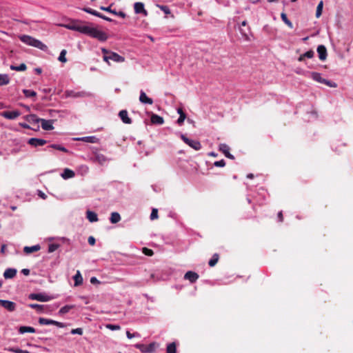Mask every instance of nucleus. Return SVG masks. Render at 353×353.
<instances>
[{
    "label": "nucleus",
    "instance_id": "nucleus-8",
    "mask_svg": "<svg viewBox=\"0 0 353 353\" xmlns=\"http://www.w3.org/2000/svg\"><path fill=\"white\" fill-rule=\"evenodd\" d=\"M0 305L9 312H13L16 310V303L10 301L0 299Z\"/></svg>",
    "mask_w": 353,
    "mask_h": 353
},
{
    "label": "nucleus",
    "instance_id": "nucleus-21",
    "mask_svg": "<svg viewBox=\"0 0 353 353\" xmlns=\"http://www.w3.org/2000/svg\"><path fill=\"white\" fill-rule=\"evenodd\" d=\"M119 116L124 123H126V124L132 123V119L128 117L127 110H121L119 113Z\"/></svg>",
    "mask_w": 353,
    "mask_h": 353
},
{
    "label": "nucleus",
    "instance_id": "nucleus-48",
    "mask_svg": "<svg viewBox=\"0 0 353 353\" xmlns=\"http://www.w3.org/2000/svg\"><path fill=\"white\" fill-rule=\"evenodd\" d=\"M105 327L110 330H119L121 329V327L119 325L114 324H107Z\"/></svg>",
    "mask_w": 353,
    "mask_h": 353
},
{
    "label": "nucleus",
    "instance_id": "nucleus-33",
    "mask_svg": "<svg viewBox=\"0 0 353 353\" xmlns=\"http://www.w3.org/2000/svg\"><path fill=\"white\" fill-rule=\"evenodd\" d=\"M74 176V172L72 170L68 168L65 169L63 174H61V176L65 179L72 178Z\"/></svg>",
    "mask_w": 353,
    "mask_h": 353
},
{
    "label": "nucleus",
    "instance_id": "nucleus-62",
    "mask_svg": "<svg viewBox=\"0 0 353 353\" xmlns=\"http://www.w3.org/2000/svg\"><path fill=\"white\" fill-rule=\"evenodd\" d=\"M39 195L41 198H43V199H46V194H45L43 192H41V191H39Z\"/></svg>",
    "mask_w": 353,
    "mask_h": 353
},
{
    "label": "nucleus",
    "instance_id": "nucleus-2",
    "mask_svg": "<svg viewBox=\"0 0 353 353\" xmlns=\"http://www.w3.org/2000/svg\"><path fill=\"white\" fill-rule=\"evenodd\" d=\"M19 38L21 41L28 46L39 48L43 51H46L48 50V46L46 45L31 36L23 34L19 36Z\"/></svg>",
    "mask_w": 353,
    "mask_h": 353
},
{
    "label": "nucleus",
    "instance_id": "nucleus-14",
    "mask_svg": "<svg viewBox=\"0 0 353 353\" xmlns=\"http://www.w3.org/2000/svg\"><path fill=\"white\" fill-rule=\"evenodd\" d=\"M53 120H46L44 119H41L40 120L41 128L45 130H52L54 129L53 126Z\"/></svg>",
    "mask_w": 353,
    "mask_h": 353
},
{
    "label": "nucleus",
    "instance_id": "nucleus-30",
    "mask_svg": "<svg viewBox=\"0 0 353 353\" xmlns=\"http://www.w3.org/2000/svg\"><path fill=\"white\" fill-rule=\"evenodd\" d=\"M74 280L75 286H79L83 283V277L79 270L77 272V274L74 276Z\"/></svg>",
    "mask_w": 353,
    "mask_h": 353
},
{
    "label": "nucleus",
    "instance_id": "nucleus-35",
    "mask_svg": "<svg viewBox=\"0 0 353 353\" xmlns=\"http://www.w3.org/2000/svg\"><path fill=\"white\" fill-rule=\"evenodd\" d=\"M167 353H176V345L174 342L170 343L166 347Z\"/></svg>",
    "mask_w": 353,
    "mask_h": 353
},
{
    "label": "nucleus",
    "instance_id": "nucleus-64",
    "mask_svg": "<svg viewBox=\"0 0 353 353\" xmlns=\"http://www.w3.org/2000/svg\"><path fill=\"white\" fill-rule=\"evenodd\" d=\"M247 178L252 179L254 178V174L250 173L247 175Z\"/></svg>",
    "mask_w": 353,
    "mask_h": 353
},
{
    "label": "nucleus",
    "instance_id": "nucleus-47",
    "mask_svg": "<svg viewBox=\"0 0 353 353\" xmlns=\"http://www.w3.org/2000/svg\"><path fill=\"white\" fill-rule=\"evenodd\" d=\"M8 351L14 353H30L28 350H23L17 347H10Z\"/></svg>",
    "mask_w": 353,
    "mask_h": 353
},
{
    "label": "nucleus",
    "instance_id": "nucleus-20",
    "mask_svg": "<svg viewBox=\"0 0 353 353\" xmlns=\"http://www.w3.org/2000/svg\"><path fill=\"white\" fill-rule=\"evenodd\" d=\"M139 101L142 103H147L150 105L153 103L152 99L148 97L143 90H141L140 92Z\"/></svg>",
    "mask_w": 353,
    "mask_h": 353
},
{
    "label": "nucleus",
    "instance_id": "nucleus-32",
    "mask_svg": "<svg viewBox=\"0 0 353 353\" xmlns=\"http://www.w3.org/2000/svg\"><path fill=\"white\" fill-rule=\"evenodd\" d=\"M10 83V78L8 74H0V85H6Z\"/></svg>",
    "mask_w": 353,
    "mask_h": 353
},
{
    "label": "nucleus",
    "instance_id": "nucleus-3",
    "mask_svg": "<svg viewBox=\"0 0 353 353\" xmlns=\"http://www.w3.org/2000/svg\"><path fill=\"white\" fill-rule=\"evenodd\" d=\"M101 51L102 53L103 54V60L108 63L109 59L118 63L123 62L125 61V58L119 55L116 52H110L105 48H102Z\"/></svg>",
    "mask_w": 353,
    "mask_h": 353
},
{
    "label": "nucleus",
    "instance_id": "nucleus-19",
    "mask_svg": "<svg viewBox=\"0 0 353 353\" xmlns=\"http://www.w3.org/2000/svg\"><path fill=\"white\" fill-rule=\"evenodd\" d=\"M150 121L152 124L162 125L164 123V119L162 117L156 114L152 113Z\"/></svg>",
    "mask_w": 353,
    "mask_h": 353
},
{
    "label": "nucleus",
    "instance_id": "nucleus-4",
    "mask_svg": "<svg viewBox=\"0 0 353 353\" xmlns=\"http://www.w3.org/2000/svg\"><path fill=\"white\" fill-rule=\"evenodd\" d=\"M181 138L187 145L194 150H199L201 148V144L199 141L190 139L184 134H181Z\"/></svg>",
    "mask_w": 353,
    "mask_h": 353
},
{
    "label": "nucleus",
    "instance_id": "nucleus-46",
    "mask_svg": "<svg viewBox=\"0 0 353 353\" xmlns=\"http://www.w3.org/2000/svg\"><path fill=\"white\" fill-rule=\"evenodd\" d=\"M66 53L67 51L65 50H62L59 54L58 60L61 62L65 63L67 61V59L65 58Z\"/></svg>",
    "mask_w": 353,
    "mask_h": 353
},
{
    "label": "nucleus",
    "instance_id": "nucleus-63",
    "mask_svg": "<svg viewBox=\"0 0 353 353\" xmlns=\"http://www.w3.org/2000/svg\"><path fill=\"white\" fill-rule=\"evenodd\" d=\"M209 156H211V157H217V154H216L215 152H211L208 154Z\"/></svg>",
    "mask_w": 353,
    "mask_h": 353
},
{
    "label": "nucleus",
    "instance_id": "nucleus-13",
    "mask_svg": "<svg viewBox=\"0 0 353 353\" xmlns=\"http://www.w3.org/2000/svg\"><path fill=\"white\" fill-rule=\"evenodd\" d=\"M312 79L318 82H320V83H323L326 85H328L330 86H332V87H336V85L335 83H334V85H332L330 84V81L323 79L321 77V75L320 73H318V72H312Z\"/></svg>",
    "mask_w": 353,
    "mask_h": 353
},
{
    "label": "nucleus",
    "instance_id": "nucleus-25",
    "mask_svg": "<svg viewBox=\"0 0 353 353\" xmlns=\"http://www.w3.org/2000/svg\"><path fill=\"white\" fill-rule=\"evenodd\" d=\"M177 112L179 114V117L177 119L176 122H177L178 125H181L183 123L184 120L186 118V114L183 112V109L181 108H179L177 109Z\"/></svg>",
    "mask_w": 353,
    "mask_h": 353
},
{
    "label": "nucleus",
    "instance_id": "nucleus-49",
    "mask_svg": "<svg viewBox=\"0 0 353 353\" xmlns=\"http://www.w3.org/2000/svg\"><path fill=\"white\" fill-rule=\"evenodd\" d=\"M59 244H49L48 252L52 253L57 250L59 248Z\"/></svg>",
    "mask_w": 353,
    "mask_h": 353
},
{
    "label": "nucleus",
    "instance_id": "nucleus-56",
    "mask_svg": "<svg viewBox=\"0 0 353 353\" xmlns=\"http://www.w3.org/2000/svg\"><path fill=\"white\" fill-rule=\"evenodd\" d=\"M53 325H56L59 327H64L65 326V325L63 323H61V322H58V321H53Z\"/></svg>",
    "mask_w": 353,
    "mask_h": 353
},
{
    "label": "nucleus",
    "instance_id": "nucleus-41",
    "mask_svg": "<svg viewBox=\"0 0 353 353\" xmlns=\"http://www.w3.org/2000/svg\"><path fill=\"white\" fill-rule=\"evenodd\" d=\"M53 321L54 320L48 319L42 317L39 319V323L40 325H53Z\"/></svg>",
    "mask_w": 353,
    "mask_h": 353
},
{
    "label": "nucleus",
    "instance_id": "nucleus-42",
    "mask_svg": "<svg viewBox=\"0 0 353 353\" xmlns=\"http://www.w3.org/2000/svg\"><path fill=\"white\" fill-rule=\"evenodd\" d=\"M23 93L26 97H34L37 96V92L30 90H23Z\"/></svg>",
    "mask_w": 353,
    "mask_h": 353
},
{
    "label": "nucleus",
    "instance_id": "nucleus-43",
    "mask_svg": "<svg viewBox=\"0 0 353 353\" xmlns=\"http://www.w3.org/2000/svg\"><path fill=\"white\" fill-rule=\"evenodd\" d=\"M323 1H321L318 6H317V8H316V17L317 18H319L321 14H322V10H323Z\"/></svg>",
    "mask_w": 353,
    "mask_h": 353
},
{
    "label": "nucleus",
    "instance_id": "nucleus-36",
    "mask_svg": "<svg viewBox=\"0 0 353 353\" xmlns=\"http://www.w3.org/2000/svg\"><path fill=\"white\" fill-rule=\"evenodd\" d=\"M121 220V216L118 212H112L110 221L112 223H117Z\"/></svg>",
    "mask_w": 353,
    "mask_h": 353
},
{
    "label": "nucleus",
    "instance_id": "nucleus-5",
    "mask_svg": "<svg viewBox=\"0 0 353 353\" xmlns=\"http://www.w3.org/2000/svg\"><path fill=\"white\" fill-rule=\"evenodd\" d=\"M159 345L155 343H151L148 346H144L143 345H137V347L141 350V351L143 353H153L155 352L156 347Z\"/></svg>",
    "mask_w": 353,
    "mask_h": 353
},
{
    "label": "nucleus",
    "instance_id": "nucleus-18",
    "mask_svg": "<svg viewBox=\"0 0 353 353\" xmlns=\"http://www.w3.org/2000/svg\"><path fill=\"white\" fill-rule=\"evenodd\" d=\"M65 95L68 97L79 98L85 97L88 95V94L85 92H74L73 90H67L65 92Z\"/></svg>",
    "mask_w": 353,
    "mask_h": 353
},
{
    "label": "nucleus",
    "instance_id": "nucleus-17",
    "mask_svg": "<svg viewBox=\"0 0 353 353\" xmlns=\"http://www.w3.org/2000/svg\"><path fill=\"white\" fill-rule=\"evenodd\" d=\"M111 6H110L108 7H104V6H101L100 7V9L101 10H104V11H106V12H110L113 14H115V15H117V16H119L121 18H125L126 17V14L125 12H122V11H119V12H117L115 10H112L111 9Z\"/></svg>",
    "mask_w": 353,
    "mask_h": 353
},
{
    "label": "nucleus",
    "instance_id": "nucleus-31",
    "mask_svg": "<svg viewBox=\"0 0 353 353\" xmlns=\"http://www.w3.org/2000/svg\"><path fill=\"white\" fill-rule=\"evenodd\" d=\"M239 31L242 35V37L244 38L246 41H250V37L248 36V32L250 31V28L249 27H247L246 29L243 28L241 26L239 27Z\"/></svg>",
    "mask_w": 353,
    "mask_h": 353
},
{
    "label": "nucleus",
    "instance_id": "nucleus-6",
    "mask_svg": "<svg viewBox=\"0 0 353 353\" xmlns=\"http://www.w3.org/2000/svg\"><path fill=\"white\" fill-rule=\"evenodd\" d=\"M84 12H87V13H89V14H91L94 16H96V17H98L99 18H101L105 21H112V19L102 14L101 13L97 12V10H93L90 8H87V7H85L82 9Z\"/></svg>",
    "mask_w": 353,
    "mask_h": 353
},
{
    "label": "nucleus",
    "instance_id": "nucleus-40",
    "mask_svg": "<svg viewBox=\"0 0 353 353\" xmlns=\"http://www.w3.org/2000/svg\"><path fill=\"white\" fill-rule=\"evenodd\" d=\"M10 69L16 71H25L27 69V66L25 63H21L19 66L12 65H10Z\"/></svg>",
    "mask_w": 353,
    "mask_h": 353
},
{
    "label": "nucleus",
    "instance_id": "nucleus-23",
    "mask_svg": "<svg viewBox=\"0 0 353 353\" xmlns=\"http://www.w3.org/2000/svg\"><path fill=\"white\" fill-rule=\"evenodd\" d=\"M17 274V270L14 268H8L5 270L3 273V276L5 279H12Z\"/></svg>",
    "mask_w": 353,
    "mask_h": 353
},
{
    "label": "nucleus",
    "instance_id": "nucleus-11",
    "mask_svg": "<svg viewBox=\"0 0 353 353\" xmlns=\"http://www.w3.org/2000/svg\"><path fill=\"white\" fill-rule=\"evenodd\" d=\"M1 115L8 119H15L21 115L18 110L14 111H5L1 113Z\"/></svg>",
    "mask_w": 353,
    "mask_h": 353
},
{
    "label": "nucleus",
    "instance_id": "nucleus-12",
    "mask_svg": "<svg viewBox=\"0 0 353 353\" xmlns=\"http://www.w3.org/2000/svg\"><path fill=\"white\" fill-rule=\"evenodd\" d=\"M219 150L223 152L225 156L230 159H234V157L230 152V147L225 143H221L219 146Z\"/></svg>",
    "mask_w": 353,
    "mask_h": 353
},
{
    "label": "nucleus",
    "instance_id": "nucleus-28",
    "mask_svg": "<svg viewBox=\"0 0 353 353\" xmlns=\"http://www.w3.org/2000/svg\"><path fill=\"white\" fill-rule=\"evenodd\" d=\"M19 332L20 334H24L26 332L34 333L36 330L34 327L30 326H21L19 328Z\"/></svg>",
    "mask_w": 353,
    "mask_h": 353
},
{
    "label": "nucleus",
    "instance_id": "nucleus-58",
    "mask_svg": "<svg viewBox=\"0 0 353 353\" xmlns=\"http://www.w3.org/2000/svg\"><path fill=\"white\" fill-rule=\"evenodd\" d=\"M90 283L92 284H97V283H99L100 282L96 277H92L90 279Z\"/></svg>",
    "mask_w": 353,
    "mask_h": 353
},
{
    "label": "nucleus",
    "instance_id": "nucleus-51",
    "mask_svg": "<svg viewBox=\"0 0 353 353\" xmlns=\"http://www.w3.org/2000/svg\"><path fill=\"white\" fill-rule=\"evenodd\" d=\"M142 252L144 254L149 256H152L154 254L153 251L151 249H149L147 248H143L142 249Z\"/></svg>",
    "mask_w": 353,
    "mask_h": 353
},
{
    "label": "nucleus",
    "instance_id": "nucleus-1",
    "mask_svg": "<svg viewBox=\"0 0 353 353\" xmlns=\"http://www.w3.org/2000/svg\"><path fill=\"white\" fill-rule=\"evenodd\" d=\"M63 26L68 30L78 31L91 37L97 39L100 41H105L108 39V35L105 32L95 28L85 25L83 22H73L70 24L63 25Z\"/></svg>",
    "mask_w": 353,
    "mask_h": 353
},
{
    "label": "nucleus",
    "instance_id": "nucleus-57",
    "mask_svg": "<svg viewBox=\"0 0 353 353\" xmlns=\"http://www.w3.org/2000/svg\"><path fill=\"white\" fill-rule=\"evenodd\" d=\"M277 217H278V219H279V222H283V215L282 211H281V212H279L278 213Z\"/></svg>",
    "mask_w": 353,
    "mask_h": 353
},
{
    "label": "nucleus",
    "instance_id": "nucleus-37",
    "mask_svg": "<svg viewBox=\"0 0 353 353\" xmlns=\"http://www.w3.org/2000/svg\"><path fill=\"white\" fill-rule=\"evenodd\" d=\"M219 255L216 253L214 254L212 259L209 261V265L210 267H214L219 261Z\"/></svg>",
    "mask_w": 353,
    "mask_h": 353
},
{
    "label": "nucleus",
    "instance_id": "nucleus-24",
    "mask_svg": "<svg viewBox=\"0 0 353 353\" xmlns=\"http://www.w3.org/2000/svg\"><path fill=\"white\" fill-rule=\"evenodd\" d=\"M106 157L101 153L96 152L94 154V161L99 163L101 165H103L107 161Z\"/></svg>",
    "mask_w": 353,
    "mask_h": 353
},
{
    "label": "nucleus",
    "instance_id": "nucleus-38",
    "mask_svg": "<svg viewBox=\"0 0 353 353\" xmlns=\"http://www.w3.org/2000/svg\"><path fill=\"white\" fill-rule=\"evenodd\" d=\"M281 17L283 21L290 28H293L292 23L288 19L287 14L284 12L281 14Z\"/></svg>",
    "mask_w": 353,
    "mask_h": 353
},
{
    "label": "nucleus",
    "instance_id": "nucleus-9",
    "mask_svg": "<svg viewBox=\"0 0 353 353\" xmlns=\"http://www.w3.org/2000/svg\"><path fill=\"white\" fill-rule=\"evenodd\" d=\"M28 143L31 146L36 148L38 146L44 145L46 143H47V141L43 139L30 138L28 139Z\"/></svg>",
    "mask_w": 353,
    "mask_h": 353
},
{
    "label": "nucleus",
    "instance_id": "nucleus-10",
    "mask_svg": "<svg viewBox=\"0 0 353 353\" xmlns=\"http://www.w3.org/2000/svg\"><path fill=\"white\" fill-rule=\"evenodd\" d=\"M134 9L136 14H142L145 17L148 14V11L144 8V4L141 2L135 3Z\"/></svg>",
    "mask_w": 353,
    "mask_h": 353
},
{
    "label": "nucleus",
    "instance_id": "nucleus-29",
    "mask_svg": "<svg viewBox=\"0 0 353 353\" xmlns=\"http://www.w3.org/2000/svg\"><path fill=\"white\" fill-rule=\"evenodd\" d=\"M86 217L90 222H96L98 220L97 214L92 212L88 210L86 212Z\"/></svg>",
    "mask_w": 353,
    "mask_h": 353
},
{
    "label": "nucleus",
    "instance_id": "nucleus-54",
    "mask_svg": "<svg viewBox=\"0 0 353 353\" xmlns=\"http://www.w3.org/2000/svg\"><path fill=\"white\" fill-rule=\"evenodd\" d=\"M158 7L165 14H170V10L167 6H158Z\"/></svg>",
    "mask_w": 353,
    "mask_h": 353
},
{
    "label": "nucleus",
    "instance_id": "nucleus-52",
    "mask_svg": "<svg viewBox=\"0 0 353 353\" xmlns=\"http://www.w3.org/2000/svg\"><path fill=\"white\" fill-rule=\"evenodd\" d=\"M214 165L216 167H224L225 165V161L223 159L215 161Z\"/></svg>",
    "mask_w": 353,
    "mask_h": 353
},
{
    "label": "nucleus",
    "instance_id": "nucleus-60",
    "mask_svg": "<svg viewBox=\"0 0 353 353\" xmlns=\"http://www.w3.org/2000/svg\"><path fill=\"white\" fill-rule=\"evenodd\" d=\"M21 273L24 274L25 276H28L30 274V270L29 269H23L21 270Z\"/></svg>",
    "mask_w": 353,
    "mask_h": 353
},
{
    "label": "nucleus",
    "instance_id": "nucleus-34",
    "mask_svg": "<svg viewBox=\"0 0 353 353\" xmlns=\"http://www.w3.org/2000/svg\"><path fill=\"white\" fill-rule=\"evenodd\" d=\"M74 305H65V306L62 307L59 310V314L60 315H63V314H66V313L69 312V311H70V310H72V308H74Z\"/></svg>",
    "mask_w": 353,
    "mask_h": 353
},
{
    "label": "nucleus",
    "instance_id": "nucleus-39",
    "mask_svg": "<svg viewBox=\"0 0 353 353\" xmlns=\"http://www.w3.org/2000/svg\"><path fill=\"white\" fill-rule=\"evenodd\" d=\"M28 306L32 309H35L38 312H43L44 310V305H39L37 303H30Z\"/></svg>",
    "mask_w": 353,
    "mask_h": 353
},
{
    "label": "nucleus",
    "instance_id": "nucleus-59",
    "mask_svg": "<svg viewBox=\"0 0 353 353\" xmlns=\"http://www.w3.org/2000/svg\"><path fill=\"white\" fill-rule=\"evenodd\" d=\"M6 252V244H2V246L1 248V253L2 254H5Z\"/></svg>",
    "mask_w": 353,
    "mask_h": 353
},
{
    "label": "nucleus",
    "instance_id": "nucleus-7",
    "mask_svg": "<svg viewBox=\"0 0 353 353\" xmlns=\"http://www.w3.org/2000/svg\"><path fill=\"white\" fill-rule=\"evenodd\" d=\"M29 299L31 300H37L39 301H48L50 300V297L46 294L39 293H32L29 295Z\"/></svg>",
    "mask_w": 353,
    "mask_h": 353
},
{
    "label": "nucleus",
    "instance_id": "nucleus-53",
    "mask_svg": "<svg viewBox=\"0 0 353 353\" xmlns=\"http://www.w3.org/2000/svg\"><path fill=\"white\" fill-rule=\"evenodd\" d=\"M71 334L81 335L83 334V330H82V328L72 329L71 330Z\"/></svg>",
    "mask_w": 353,
    "mask_h": 353
},
{
    "label": "nucleus",
    "instance_id": "nucleus-45",
    "mask_svg": "<svg viewBox=\"0 0 353 353\" xmlns=\"http://www.w3.org/2000/svg\"><path fill=\"white\" fill-rule=\"evenodd\" d=\"M41 119L38 118L35 114H30L28 116V121L29 122L39 123Z\"/></svg>",
    "mask_w": 353,
    "mask_h": 353
},
{
    "label": "nucleus",
    "instance_id": "nucleus-15",
    "mask_svg": "<svg viewBox=\"0 0 353 353\" xmlns=\"http://www.w3.org/2000/svg\"><path fill=\"white\" fill-rule=\"evenodd\" d=\"M184 279L190 281V283H194L199 279V274L194 272L188 271L185 274Z\"/></svg>",
    "mask_w": 353,
    "mask_h": 353
},
{
    "label": "nucleus",
    "instance_id": "nucleus-27",
    "mask_svg": "<svg viewBox=\"0 0 353 353\" xmlns=\"http://www.w3.org/2000/svg\"><path fill=\"white\" fill-rule=\"evenodd\" d=\"M314 52L313 50H310L307 52H305L304 54H302L299 56L298 58L299 61H303L305 58L312 59L314 57Z\"/></svg>",
    "mask_w": 353,
    "mask_h": 353
},
{
    "label": "nucleus",
    "instance_id": "nucleus-55",
    "mask_svg": "<svg viewBox=\"0 0 353 353\" xmlns=\"http://www.w3.org/2000/svg\"><path fill=\"white\" fill-rule=\"evenodd\" d=\"M126 335H127V337L128 339H132L133 337H135V336H139V334L138 333H130L129 331H127L126 332Z\"/></svg>",
    "mask_w": 353,
    "mask_h": 353
},
{
    "label": "nucleus",
    "instance_id": "nucleus-44",
    "mask_svg": "<svg viewBox=\"0 0 353 353\" xmlns=\"http://www.w3.org/2000/svg\"><path fill=\"white\" fill-rule=\"evenodd\" d=\"M49 147L52 148L53 149H56V150H60V151L63 152H68V150L65 147H63V146H62L61 145L52 144Z\"/></svg>",
    "mask_w": 353,
    "mask_h": 353
},
{
    "label": "nucleus",
    "instance_id": "nucleus-22",
    "mask_svg": "<svg viewBox=\"0 0 353 353\" xmlns=\"http://www.w3.org/2000/svg\"><path fill=\"white\" fill-rule=\"evenodd\" d=\"M41 249V247L39 244L34 245L33 246H26L23 248V252L26 254H30L31 253L39 251Z\"/></svg>",
    "mask_w": 353,
    "mask_h": 353
},
{
    "label": "nucleus",
    "instance_id": "nucleus-50",
    "mask_svg": "<svg viewBox=\"0 0 353 353\" xmlns=\"http://www.w3.org/2000/svg\"><path fill=\"white\" fill-rule=\"evenodd\" d=\"M158 218V210L153 208L150 214V219L154 220Z\"/></svg>",
    "mask_w": 353,
    "mask_h": 353
},
{
    "label": "nucleus",
    "instance_id": "nucleus-61",
    "mask_svg": "<svg viewBox=\"0 0 353 353\" xmlns=\"http://www.w3.org/2000/svg\"><path fill=\"white\" fill-rule=\"evenodd\" d=\"M88 243H95V239L93 236H90L88 240Z\"/></svg>",
    "mask_w": 353,
    "mask_h": 353
},
{
    "label": "nucleus",
    "instance_id": "nucleus-16",
    "mask_svg": "<svg viewBox=\"0 0 353 353\" xmlns=\"http://www.w3.org/2000/svg\"><path fill=\"white\" fill-rule=\"evenodd\" d=\"M317 52L319 54V58L321 61H325L327 58V49L323 45H320L317 47Z\"/></svg>",
    "mask_w": 353,
    "mask_h": 353
},
{
    "label": "nucleus",
    "instance_id": "nucleus-26",
    "mask_svg": "<svg viewBox=\"0 0 353 353\" xmlns=\"http://www.w3.org/2000/svg\"><path fill=\"white\" fill-rule=\"evenodd\" d=\"M77 140L87 142V143H95L99 141V139L94 136L84 137L79 138V139H77Z\"/></svg>",
    "mask_w": 353,
    "mask_h": 353
}]
</instances>
